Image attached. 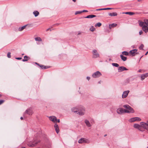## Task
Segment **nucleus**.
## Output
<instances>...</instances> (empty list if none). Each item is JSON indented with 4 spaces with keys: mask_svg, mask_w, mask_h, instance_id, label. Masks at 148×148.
Masks as SVG:
<instances>
[{
    "mask_svg": "<svg viewBox=\"0 0 148 148\" xmlns=\"http://www.w3.org/2000/svg\"><path fill=\"white\" fill-rule=\"evenodd\" d=\"M82 13V11H77L75 12V14L76 15L77 14H80Z\"/></svg>",
    "mask_w": 148,
    "mask_h": 148,
    "instance_id": "58836bf2",
    "label": "nucleus"
},
{
    "mask_svg": "<svg viewBox=\"0 0 148 148\" xmlns=\"http://www.w3.org/2000/svg\"><path fill=\"white\" fill-rule=\"evenodd\" d=\"M128 69L125 67L123 66H121L118 69V71L119 72H122L124 70H127Z\"/></svg>",
    "mask_w": 148,
    "mask_h": 148,
    "instance_id": "4468645a",
    "label": "nucleus"
},
{
    "mask_svg": "<svg viewBox=\"0 0 148 148\" xmlns=\"http://www.w3.org/2000/svg\"><path fill=\"white\" fill-rule=\"evenodd\" d=\"M144 47V46L143 44H141L139 47V49L140 50H143Z\"/></svg>",
    "mask_w": 148,
    "mask_h": 148,
    "instance_id": "4c0bfd02",
    "label": "nucleus"
},
{
    "mask_svg": "<svg viewBox=\"0 0 148 148\" xmlns=\"http://www.w3.org/2000/svg\"><path fill=\"white\" fill-rule=\"evenodd\" d=\"M11 53L10 52H8L7 54V57L8 58H10L11 57Z\"/></svg>",
    "mask_w": 148,
    "mask_h": 148,
    "instance_id": "ea45409f",
    "label": "nucleus"
},
{
    "mask_svg": "<svg viewBox=\"0 0 148 148\" xmlns=\"http://www.w3.org/2000/svg\"><path fill=\"white\" fill-rule=\"evenodd\" d=\"M15 58L17 60H20L22 58Z\"/></svg>",
    "mask_w": 148,
    "mask_h": 148,
    "instance_id": "37998d69",
    "label": "nucleus"
},
{
    "mask_svg": "<svg viewBox=\"0 0 148 148\" xmlns=\"http://www.w3.org/2000/svg\"><path fill=\"white\" fill-rule=\"evenodd\" d=\"M50 30V31H51V29L50 28H48V29H47V30H46V31H47L49 30Z\"/></svg>",
    "mask_w": 148,
    "mask_h": 148,
    "instance_id": "a18cd8bd",
    "label": "nucleus"
},
{
    "mask_svg": "<svg viewBox=\"0 0 148 148\" xmlns=\"http://www.w3.org/2000/svg\"><path fill=\"white\" fill-rule=\"evenodd\" d=\"M1 97V95L0 94V97Z\"/></svg>",
    "mask_w": 148,
    "mask_h": 148,
    "instance_id": "6e6d98bb",
    "label": "nucleus"
},
{
    "mask_svg": "<svg viewBox=\"0 0 148 148\" xmlns=\"http://www.w3.org/2000/svg\"><path fill=\"white\" fill-rule=\"evenodd\" d=\"M49 119L53 122L55 123L57 121L56 117L54 116H52L49 117Z\"/></svg>",
    "mask_w": 148,
    "mask_h": 148,
    "instance_id": "2eb2a0df",
    "label": "nucleus"
},
{
    "mask_svg": "<svg viewBox=\"0 0 148 148\" xmlns=\"http://www.w3.org/2000/svg\"><path fill=\"white\" fill-rule=\"evenodd\" d=\"M21 148H26L25 147H22Z\"/></svg>",
    "mask_w": 148,
    "mask_h": 148,
    "instance_id": "13d9d810",
    "label": "nucleus"
},
{
    "mask_svg": "<svg viewBox=\"0 0 148 148\" xmlns=\"http://www.w3.org/2000/svg\"><path fill=\"white\" fill-rule=\"evenodd\" d=\"M137 51V49H135L130 51L129 53L130 55H132V56H135L136 54H137V53H136Z\"/></svg>",
    "mask_w": 148,
    "mask_h": 148,
    "instance_id": "f8f14e48",
    "label": "nucleus"
},
{
    "mask_svg": "<svg viewBox=\"0 0 148 148\" xmlns=\"http://www.w3.org/2000/svg\"><path fill=\"white\" fill-rule=\"evenodd\" d=\"M142 70L141 69H139L138 71L139 72H141Z\"/></svg>",
    "mask_w": 148,
    "mask_h": 148,
    "instance_id": "8fccbe9b",
    "label": "nucleus"
},
{
    "mask_svg": "<svg viewBox=\"0 0 148 148\" xmlns=\"http://www.w3.org/2000/svg\"><path fill=\"white\" fill-rule=\"evenodd\" d=\"M141 120V119L138 117H135L131 118L129 120L130 122H133L135 121H140Z\"/></svg>",
    "mask_w": 148,
    "mask_h": 148,
    "instance_id": "423d86ee",
    "label": "nucleus"
},
{
    "mask_svg": "<svg viewBox=\"0 0 148 148\" xmlns=\"http://www.w3.org/2000/svg\"><path fill=\"white\" fill-rule=\"evenodd\" d=\"M84 122L86 125L88 127H90L91 126V125L90 123L88 120L87 119L85 120Z\"/></svg>",
    "mask_w": 148,
    "mask_h": 148,
    "instance_id": "aec40b11",
    "label": "nucleus"
},
{
    "mask_svg": "<svg viewBox=\"0 0 148 148\" xmlns=\"http://www.w3.org/2000/svg\"><path fill=\"white\" fill-rule=\"evenodd\" d=\"M145 23L146 25L148 26V19H144V20Z\"/></svg>",
    "mask_w": 148,
    "mask_h": 148,
    "instance_id": "72a5a7b5",
    "label": "nucleus"
},
{
    "mask_svg": "<svg viewBox=\"0 0 148 148\" xmlns=\"http://www.w3.org/2000/svg\"><path fill=\"white\" fill-rule=\"evenodd\" d=\"M123 107L126 109H125L126 113H133L134 112L133 108L128 105H124Z\"/></svg>",
    "mask_w": 148,
    "mask_h": 148,
    "instance_id": "f257e3e1",
    "label": "nucleus"
},
{
    "mask_svg": "<svg viewBox=\"0 0 148 148\" xmlns=\"http://www.w3.org/2000/svg\"><path fill=\"white\" fill-rule=\"evenodd\" d=\"M117 25V24L115 23H113L111 24H110L109 25V27L110 29H111L112 27H116Z\"/></svg>",
    "mask_w": 148,
    "mask_h": 148,
    "instance_id": "a878e982",
    "label": "nucleus"
},
{
    "mask_svg": "<svg viewBox=\"0 0 148 148\" xmlns=\"http://www.w3.org/2000/svg\"><path fill=\"white\" fill-rule=\"evenodd\" d=\"M130 91L129 90L125 91L123 92V94L122 95V98H126L127 96Z\"/></svg>",
    "mask_w": 148,
    "mask_h": 148,
    "instance_id": "ddd939ff",
    "label": "nucleus"
},
{
    "mask_svg": "<svg viewBox=\"0 0 148 148\" xmlns=\"http://www.w3.org/2000/svg\"><path fill=\"white\" fill-rule=\"evenodd\" d=\"M33 14L35 17L38 16L39 14V12L37 11H35L33 12Z\"/></svg>",
    "mask_w": 148,
    "mask_h": 148,
    "instance_id": "393cba45",
    "label": "nucleus"
},
{
    "mask_svg": "<svg viewBox=\"0 0 148 148\" xmlns=\"http://www.w3.org/2000/svg\"><path fill=\"white\" fill-rule=\"evenodd\" d=\"M143 33V32L142 30L140 31L139 32V35H141Z\"/></svg>",
    "mask_w": 148,
    "mask_h": 148,
    "instance_id": "79ce46f5",
    "label": "nucleus"
},
{
    "mask_svg": "<svg viewBox=\"0 0 148 148\" xmlns=\"http://www.w3.org/2000/svg\"><path fill=\"white\" fill-rule=\"evenodd\" d=\"M82 13L83 12H87L88 11L86 10H83L82 11Z\"/></svg>",
    "mask_w": 148,
    "mask_h": 148,
    "instance_id": "c03bdc74",
    "label": "nucleus"
},
{
    "mask_svg": "<svg viewBox=\"0 0 148 148\" xmlns=\"http://www.w3.org/2000/svg\"><path fill=\"white\" fill-rule=\"evenodd\" d=\"M101 75V74L99 71H97L92 75V76L94 78H97L99 77Z\"/></svg>",
    "mask_w": 148,
    "mask_h": 148,
    "instance_id": "1a4fd4ad",
    "label": "nucleus"
},
{
    "mask_svg": "<svg viewBox=\"0 0 148 148\" xmlns=\"http://www.w3.org/2000/svg\"><path fill=\"white\" fill-rule=\"evenodd\" d=\"M35 40L36 41H41L42 39L40 37H36L35 38Z\"/></svg>",
    "mask_w": 148,
    "mask_h": 148,
    "instance_id": "7c9ffc66",
    "label": "nucleus"
},
{
    "mask_svg": "<svg viewBox=\"0 0 148 148\" xmlns=\"http://www.w3.org/2000/svg\"><path fill=\"white\" fill-rule=\"evenodd\" d=\"M78 109H79V107L78 108H77L76 107H74V108H72L71 110H72V112H74L77 113L78 112Z\"/></svg>",
    "mask_w": 148,
    "mask_h": 148,
    "instance_id": "6ab92c4d",
    "label": "nucleus"
},
{
    "mask_svg": "<svg viewBox=\"0 0 148 148\" xmlns=\"http://www.w3.org/2000/svg\"><path fill=\"white\" fill-rule=\"evenodd\" d=\"M99 84H100V83H100V81L99 82Z\"/></svg>",
    "mask_w": 148,
    "mask_h": 148,
    "instance_id": "4d7b16f0",
    "label": "nucleus"
},
{
    "mask_svg": "<svg viewBox=\"0 0 148 148\" xmlns=\"http://www.w3.org/2000/svg\"><path fill=\"white\" fill-rule=\"evenodd\" d=\"M57 121L58 123H59L60 122V120L59 119H58L57 120Z\"/></svg>",
    "mask_w": 148,
    "mask_h": 148,
    "instance_id": "09e8293b",
    "label": "nucleus"
},
{
    "mask_svg": "<svg viewBox=\"0 0 148 148\" xmlns=\"http://www.w3.org/2000/svg\"><path fill=\"white\" fill-rule=\"evenodd\" d=\"M112 9V8H103L97 9L96 10L97 11H98V10H111Z\"/></svg>",
    "mask_w": 148,
    "mask_h": 148,
    "instance_id": "b1692460",
    "label": "nucleus"
},
{
    "mask_svg": "<svg viewBox=\"0 0 148 148\" xmlns=\"http://www.w3.org/2000/svg\"><path fill=\"white\" fill-rule=\"evenodd\" d=\"M29 57L27 56H25L24 57V59L22 60L23 62L27 61L28 60V58Z\"/></svg>",
    "mask_w": 148,
    "mask_h": 148,
    "instance_id": "c85d7f7f",
    "label": "nucleus"
},
{
    "mask_svg": "<svg viewBox=\"0 0 148 148\" xmlns=\"http://www.w3.org/2000/svg\"><path fill=\"white\" fill-rule=\"evenodd\" d=\"M20 119H21V120H22V119H23V117H21Z\"/></svg>",
    "mask_w": 148,
    "mask_h": 148,
    "instance_id": "603ef678",
    "label": "nucleus"
},
{
    "mask_svg": "<svg viewBox=\"0 0 148 148\" xmlns=\"http://www.w3.org/2000/svg\"><path fill=\"white\" fill-rule=\"evenodd\" d=\"M138 22H139V26L140 27H143V26H144V24L145 23L144 22H143L141 21H138Z\"/></svg>",
    "mask_w": 148,
    "mask_h": 148,
    "instance_id": "cd10ccee",
    "label": "nucleus"
},
{
    "mask_svg": "<svg viewBox=\"0 0 148 148\" xmlns=\"http://www.w3.org/2000/svg\"><path fill=\"white\" fill-rule=\"evenodd\" d=\"M90 77H87V79L88 80H90Z\"/></svg>",
    "mask_w": 148,
    "mask_h": 148,
    "instance_id": "49530a36",
    "label": "nucleus"
},
{
    "mask_svg": "<svg viewBox=\"0 0 148 148\" xmlns=\"http://www.w3.org/2000/svg\"><path fill=\"white\" fill-rule=\"evenodd\" d=\"M126 14H129L130 15H133L134 14V13L133 12H128L125 13Z\"/></svg>",
    "mask_w": 148,
    "mask_h": 148,
    "instance_id": "f704fd0d",
    "label": "nucleus"
},
{
    "mask_svg": "<svg viewBox=\"0 0 148 148\" xmlns=\"http://www.w3.org/2000/svg\"><path fill=\"white\" fill-rule=\"evenodd\" d=\"M141 128L146 129L148 131V121L147 122H141L140 123Z\"/></svg>",
    "mask_w": 148,
    "mask_h": 148,
    "instance_id": "20e7f679",
    "label": "nucleus"
},
{
    "mask_svg": "<svg viewBox=\"0 0 148 148\" xmlns=\"http://www.w3.org/2000/svg\"><path fill=\"white\" fill-rule=\"evenodd\" d=\"M147 148H148V146L147 147Z\"/></svg>",
    "mask_w": 148,
    "mask_h": 148,
    "instance_id": "bf43d9fd",
    "label": "nucleus"
},
{
    "mask_svg": "<svg viewBox=\"0 0 148 148\" xmlns=\"http://www.w3.org/2000/svg\"><path fill=\"white\" fill-rule=\"evenodd\" d=\"M122 54L123 55L128 56L129 55V53L127 52L124 51L122 53Z\"/></svg>",
    "mask_w": 148,
    "mask_h": 148,
    "instance_id": "2f4dec72",
    "label": "nucleus"
},
{
    "mask_svg": "<svg viewBox=\"0 0 148 148\" xmlns=\"http://www.w3.org/2000/svg\"><path fill=\"white\" fill-rule=\"evenodd\" d=\"M92 58H97L99 57V55L97 50L94 49L92 51Z\"/></svg>",
    "mask_w": 148,
    "mask_h": 148,
    "instance_id": "39448f33",
    "label": "nucleus"
},
{
    "mask_svg": "<svg viewBox=\"0 0 148 148\" xmlns=\"http://www.w3.org/2000/svg\"><path fill=\"white\" fill-rule=\"evenodd\" d=\"M96 16L93 15V14H90L87 16L85 17V18H92L94 17H95Z\"/></svg>",
    "mask_w": 148,
    "mask_h": 148,
    "instance_id": "4be33fe9",
    "label": "nucleus"
},
{
    "mask_svg": "<svg viewBox=\"0 0 148 148\" xmlns=\"http://www.w3.org/2000/svg\"><path fill=\"white\" fill-rule=\"evenodd\" d=\"M40 142V141L39 140L34 139L33 141H30L29 142L27 145L29 147H34L36 146Z\"/></svg>",
    "mask_w": 148,
    "mask_h": 148,
    "instance_id": "f03ea898",
    "label": "nucleus"
},
{
    "mask_svg": "<svg viewBox=\"0 0 148 148\" xmlns=\"http://www.w3.org/2000/svg\"><path fill=\"white\" fill-rule=\"evenodd\" d=\"M54 127L56 133L58 134L59 131V127L58 125L57 124H55Z\"/></svg>",
    "mask_w": 148,
    "mask_h": 148,
    "instance_id": "a211bd4d",
    "label": "nucleus"
},
{
    "mask_svg": "<svg viewBox=\"0 0 148 148\" xmlns=\"http://www.w3.org/2000/svg\"><path fill=\"white\" fill-rule=\"evenodd\" d=\"M89 142V141L88 140L84 138H80L78 141V143H88Z\"/></svg>",
    "mask_w": 148,
    "mask_h": 148,
    "instance_id": "9d476101",
    "label": "nucleus"
},
{
    "mask_svg": "<svg viewBox=\"0 0 148 148\" xmlns=\"http://www.w3.org/2000/svg\"><path fill=\"white\" fill-rule=\"evenodd\" d=\"M25 113L29 115H32L33 113V112L32 109L31 108H29L27 109L25 111Z\"/></svg>",
    "mask_w": 148,
    "mask_h": 148,
    "instance_id": "9b49d317",
    "label": "nucleus"
},
{
    "mask_svg": "<svg viewBox=\"0 0 148 148\" xmlns=\"http://www.w3.org/2000/svg\"><path fill=\"white\" fill-rule=\"evenodd\" d=\"M117 113L119 114H121L124 113H126L125 109L122 108H118L116 110Z\"/></svg>",
    "mask_w": 148,
    "mask_h": 148,
    "instance_id": "0eeeda50",
    "label": "nucleus"
},
{
    "mask_svg": "<svg viewBox=\"0 0 148 148\" xmlns=\"http://www.w3.org/2000/svg\"><path fill=\"white\" fill-rule=\"evenodd\" d=\"M120 57L121 58V59L122 60L124 61H125L127 59V57L125 56H124L123 55H121Z\"/></svg>",
    "mask_w": 148,
    "mask_h": 148,
    "instance_id": "412c9836",
    "label": "nucleus"
},
{
    "mask_svg": "<svg viewBox=\"0 0 148 148\" xmlns=\"http://www.w3.org/2000/svg\"><path fill=\"white\" fill-rule=\"evenodd\" d=\"M148 76V73L142 74L141 76V80H143L145 78Z\"/></svg>",
    "mask_w": 148,
    "mask_h": 148,
    "instance_id": "dca6fc26",
    "label": "nucleus"
},
{
    "mask_svg": "<svg viewBox=\"0 0 148 148\" xmlns=\"http://www.w3.org/2000/svg\"><path fill=\"white\" fill-rule=\"evenodd\" d=\"M90 29L91 31L93 32L95 30V28L93 26H92L90 28Z\"/></svg>",
    "mask_w": 148,
    "mask_h": 148,
    "instance_id": "e433bc0d",
    "label": "nucleus"
},
{
    "mask_svg": "<svg viewBox=\"0 0 148 148\" xmlns=\"http://www.w3.org/2000/svg\"><path fill=\"white\" fill-rule=\"evenodd\" d=\"M27 25H24L23 26L20 27L19 28L18 30L19 31H21L26 28Z\"/></svg>",
    "mask_w": 148,
    "mask_h": 148,
    "instance_id": "5701e85b",
    "label": "nucleus"
},
{
    "mask_svg": "<svg viewBox=\"0 0 148 148\" xmlns=\"http://www.w3.org/2000/svg\"><path fill=\"white\" fill-rule=\"evenodd\" d=\"M72 0L74 2H75L76 1V0Z\"/></svg>",
    "mask_w": 148,
    "mask_h": 148,
    "instance_id": "864d4df0",
    "label": "nucleus"
},
{
    "mask_svg": "<svg viewBox=\"0 0 148 148\" xmlns=\"http://www.w3.org/2000/svg\"><path fill=\"white\" fill-rule=\"evenodd\" d=\"M148 53V51L147 52V53L145 54V55H146Z\"/></svg>",
    "mask_w": 148,
    "mask_h": 148,
    "instance_id": "3c124183",
    "label": "nucleus"
},
{
    "mask_svg": "<svg viewBox=\"0 0 148 148\" xmlns=\"http://www.w3.org/2000/svg\"><path fill=\"white\" fill-rule=\"evenodd\" d=\"M107 136V135H106V134H105V135H104V136H105H105Z\"/></svg>",
    "mask_w": 148,
    "mask_h": 148,
    "instance_id": "5fc2aeb1",
    "label": "nucleus"
},
{
    "mask_svg": "<svg viewBox=\"0 0 148 148\" xmlns=\"http://www.w3.org/2000/svg\"><path fill=\"white\" fill-rule=\"evenodd\" d=\"M35 64L39 66V65H40V64H38L37 62H36Z\"/></svg>",
    "mask_w": 148,
    "mask_h": 148,
    "instance_id": "de8ad7c7",
    "label": "nucleus"
},
{
    "mask_svg": "<svg viewBox=\"0 0 148 148\" xmlns=\"http://www.w3.org/2000/svg\"><path fill=\"white\" fill-rule=\"evenodd\" d=\"M4 101L3 100H0V105L2 104V103H3Z\"/></svg>",
    "mask_w": 148,
    "mask_h": 148,
    "instance_id": "a19ab883",
    "label": "nucleus"
},
{
    "mask_svg": "<svg viewBox=\"0 0 148 148\" xmlns=\"http://www.w3.org/2000/svg\"><path fill=\"white\" fill-rule=\"evenodd\" d=\"M108 14L111 16H117V14L116 12H113L112 13H109Z\"/></svg>",
    "mask_w": 148,
    "mask_h": 148,
    "instance_id": "bb28decb",
    "label": "nucleus"
},
{
    "mask_svg": "<svg viewBox=\"0 0 148 148\" xmlns=\"http://www.w3.org/2000/svg\"><path fill=\"white\" fill-rule=\"evenodd\" d=\"M85 113V110L84 107L83 106H81L79 107V109L78 110V112L77 113L80 115H84Z\"/></svg>",
    "mask_w": 148,
    "mask_h": 148,
    "instance_id": "7ed1b4c3",
    "label": "nucleus"
},
{
    "mask_svg": "<svg viewBox=\"0 0 148 148\" xmlns=\"http://www.w3.org/2000/svg\"><path fill=\"white\" fill-rule=\"evenodd\" d=\"M42 69H46L47 68H49L48 67H46V66H44L43 65L40 64L39 66Z\"/></svg>",
    "mask_w": 148,
    "mask_h": 148,
    "instance_id": "c756f323",
    "label": "nucleus"
},
{
    "mask_svg": "<svg viewBox=\"0 0 148 148\" xmlns=\"http://www.w3.org/2000/svg\"><path fill=\"white\" fill-rule=\"evenodd\" d=\"M101 23H100L99 22L95 25V27L98 26L99 27L101 25Z\"/></svg>",
    "mask_w": 148,
    "mask_h": 148,
    "instance_id": "473e14b6",
    "label": "nucleus"
},
{
    "mask_svg": "<svg viewBox=\"0 0 148 148\" xmlns=\"http://www.w3.org/2000/svg\"><path fill=\"white\" fill-rule=\"evenodd\" d=\"M133 127L135 128L138 129L141 131H143V130L142 128L141 125L140 124L139 125L137 124H134L133 125Z\"/></svg>",
    "mask_w": 148,
    "mask_h": 148,
    "instance_id": "6e6552de",
    "label": "nucleus"
},
{
    "mask_svg": "<svg viewBox=\"0 0 148 148\" xmlns=\"http://www.w3.org/2000/svg\"><path fill=\"white\" fill-rule=\"evenodd\" d=\"M112 64L113 66L116 67H118L119 66V64L117 63H113Z\"/></svg>",
    "mask_w": 148,
    "mask_h": 148,
    "instance_id": "c9c22d12",
    "label": "nucleus"
},
{
    "mask_svg": "<svg viewBox=\"0 0 148 148\" xmlns=\"http://www.w3.org/2000/svg\"><path fill=\"white\" fill-rule=\"evenodd\" d=\"M143 30L145 33H147L148 32V27L147 26L144 25L142 27Z\"/></svg>",
    "mask_w": 148,
    "mask_h": 148,
    "instance_id": "f3484780",
    "label": "nucleus"
}]
</instances>
